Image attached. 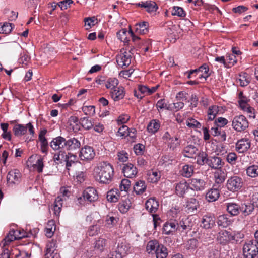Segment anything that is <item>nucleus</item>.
<instances>
[{
    "label": "nucleus",
    "instance_id": "69168bd1",
    "mask_svg": "<svg viewBox=\"0 0 258 258\" xmlns=\"http://www.w3.org/2000/svg\"><path fill=\"white\" fill-rule=\"evenodd\" d=\"M196 70H197V72H204V73L206 75L205 76L204 74L201 75L199 77L200 78H204L205 79H206L210 76V74L208 73V66L205 63L202 65L198 69Z\"/></svg>",
    "mask_w": 258,
    "mask_h": 258
},
{
    "label": "nucleus",
    "instance_id": "0eeeda50",
    "mask_svg": "<svg viewBox=\"0 0 258 258\" xmlns=\"http://www.w3.org/2000/svg\"><path fill=\"white\" fill-rule=\"evenodd\" d=\"M27 129L30 135L33 136L34 134L33 126L30 122L27 123L26 125L21 124H15L13 127V131L15 136H22L25 134Z\"/></svg>",
    "mask_w": 258,
    "mask_h": 258
},
{
    "label": "nucleus",
    "instance_id": "6e6552de",
    "mask_svg": "<svg viewBox=\"0 0 258 258\" xmlns=\"http://www.w3.org/2000/svg\"><path fill=\"white\" fill-rule=\"evenodd\" d=\"M95 153L93 148L89 146H85L80 150L79 157L81 160L89 162L95 157Z\"/></svg>",
    "mask_w": 258,
    "mask_h": 258
},
{
    "label": "nucleus",
    "instance_id": "6e6d98bb",
    "mask_svg": "<svg viewBox=\"0 0 258 258\" xmlns=\"http://www.w3.org/2000/svg\"><path fill=\"white\" fill-rule=\"evenodd\" d=\"M128 35H130L129 31H127L125 29L121 30L117 33L118 38L124 43H126L129 41V39L127 37Z\"/></svg>",
    "mask_w": 258,
    "mask_h": 258
},
{
    "label": "nucleus",
    "instance_id": "5701e85b",
    "mask_svg": "<svg viewBox=\"0 0 258 258\" xmlns=\"http://www.w3.org/2000/svg\"><path fill=\"white\" fill-rule=\"evenodd\" d=\"M110 94L114 101H119L124 97V89L121 86L116 87L115 89L110 91Z\"/></svg>",
    "mask_w": 258,
    "mask_h": 258
},
{
    "label": "nucleus",
    "instance_id": "09e8293b",
    "mask_svg": "<svg viewBox=\"0 0 258 258\" xmlns=\"http://www.w3.org/2000/svg\"><path fill=\"white\" fill-rule=\"evenodd\" d=\"M246 174L248 176L255 178L258 176V166L252 165L248 167L246 169Z\"/></svg>",
    "mask_w": 258,
    "mask_h": 258
},
{
    "label": "nucleus",
    "instance_id": "423d86ee",
    "mask_svg": "<svg viewBox=\"0 0 258 258\" xmlns=\"http://www.w3.org/2000/svg\"><path fill=\"white\" fill-rule=\"evenodd\" d=\"M248 122L244 115L236 116L233 119L232 126L237 132L245 131L248 128Z\"/></svg>",
    "mask_w": 258,
    "mask_h": 258
},
{
    "label": "nucleus",
    "instance_id": "393cba45",
    "mask_svg": "<svg viewBox=\"0 0 258 258\" xmlns=\"http://www.w3.org/2000/svg\"><path fill=\"white\" fill-rule=\"evenodd\" d=\"M160 177V172L157 170H150L148 171L146 174V179L150 183H155L157 182Z\"/></svg>",
    "mask_w": 258,
    "mask_h": 258
},
{
    "label": "nucleus",
    "instance_id": "5fc2aeb1",
    "mask_svg": "<svg viewBox=\"0 0 258 258\" xmlns=\"http://www.w3.org/2000/svg\"><path fill=\"white\" fill-rule=\"evenodd\" d=\"M81 123L82 127L87 130L92 128L94 125V122L91 119H89V117H83L81 118Z\"/></svg>",
    "mask_w": 258,
    "mask_h": 258
},
{
    "label": "nucleus",
    "instance_id": "dca6fc26",
    "mask_svg": "<svg viewBox=\"0 0 258 258\" xmlns=\"http://www.w3.org/2000/svg\"><path fill=\"white\" fill-rule=\"evenodd\" d=\"M131 58L129 53L125 51L117 56L116 62L121 67H127L131 64Z\"/></svg>",
    "mask_w": 258,
    "mask_h": 258
},
{
    "label": "nucleus",
    "instance_id": "7ed1b4c3",
    "mask_svg": "<svg viewBox=\"0 0 258 258\" xmlns=\"http://www.w3.org/2000/svg\"><path fill=\"white\" fill-rule=\"evenodd\" d=\"M26 237H27V233L24 230L13 229L9 232L7 237L2 242V243L4 246L14 240L22 239Z\"/></svg>",
    "mask_w": 258,
    "mask_h": 258
},
{
    "label": "nucleus",
    "instance_id": "13d9d810",
    "mask_svg": "<svg viewBox=\"0 0 258 258\" xmlns=\"http://www.w3.org/2000/svg\"><path fill=\"white\" fill-rule=\"evenodd\" d=\"M131 187V181L127 179H123L121 180L119 184V189L120 191L127 192Z\"/></svg>",
    "mask_w": 258,
    "mask_h": 258
},
{
    "label": "nucleus",
    "instance_id": "58836bf2",
    "mask_svg": "<svg viewBox=\"0 0 258 258\" xmlns=\"http://www.w3.org/2000/svg\"><path fill=\"white\" fill-rule=\"evenodd\" d=\"M56 229L55 222L53 220H49L45 227L46 236L48 237H51Z\"/></svg>",
    "mask_w": 258,
    "mask_h": 258
},
{
    "label": "nucleus",
    "instance_id": "c9c22d12",
    "mask_svg": "<svg viewBox=\"0 0 258 258\" xmlns=\"http://www.w3.org/2000/svg\"><path fill=\"white\" fill-rule=\"evenodd\" d=\"M192 227V223L189 218H186L182 220L178 223V230L183 231V230H190Z\"/></svg>",
    "mask_w": 258,
    "mask_h": 258
},
{
    "label": "nucleus",
    "instance_id": "39448f33",
    "mask_svg": "<svg viewBox=\"0 0 258 258\" xmlns=\"http://www.w3.org/2000/svg\"><path fill=\"white\" fill-rule=\"evenodd\" d=\"M132 251L130 244L125 240H123L118 242L117 248L114 252L115 255L112 254V256H115V257L111 258H122L126 256Z\"/></svg>",
    "mask_w": 258,
    "mask_h": 258
},
{
    "label": "nucleus",
    "instance_id": "72a5a7b5",
    "mask_svg": "<svg viewBox=\"0 0 258 258\" xmlns=\"http://www.w3.org/2000/svg\"><path fill=\"white\" fill-rule=\"evenodd\" d=\"M160 127V122L158 120L153 119L151 120L147 125L148 131L151 134H155Z\"/></svg>",
    "mask_w": 258,
    "mask_h": 258
},
{
    "label": "nucleus",
    "instance_id": "052dcab7",
    "mask_svg": "<svg viewBox=\"0 0 258 258\" xmlns=\"http://www.w3.org/2000/svg\"><path fill=\"white\" fill-rule=\"evenodd\" d=\"M172 15L177 16L180 17H184L186 16V12L182 7L174 6L172 11Z\"/></svg>",
    "mask_w": 258,
    "mask_h": 258
},
{
    "label": "nucleus",
    "instance_id": "e433bc0d",
    "mask_svg": "<svg viewBox=\"0 0 258 258\" xmlns=\"http://www.w3.org/2000/svg\"><path fill=\"white\" fill-rule=\"evenodd\" d=\"M198 149L195 146L192 145H188L184 148V156L188 158H193L198 155Z\"/></svg>",
    "mask_w": 258,
    "mask_h": 258
},
{
    "label": "nucleus",
    "instance_id": "a878e982",
    "mask_svg": "<svg viewBox=\"0 0 258 258\" xmlns=\"http://www.w3.org/2000/svg\"><path fill=\"white\" fill-rule=\"evenodd\" d=\"M188 185L189 184L184 180L177 183L175 186L176 194L180 197H182L187 190Z\"/></svg>",
    "mask_w": 258,
    "mask_h": 258
},
{
    "label": "nucleus",
    "instance_id": "37998d69",
    "mask_svg": "<svg viewBox=\"0 0 258 258\" xmlns=\"http://www.w3.org/2000/svg\"><path fill=\"white\" fill-rule=\"evenodd\" d=\"M118 83V80L116 78H109L106 79L105 86L107 89L112 90L117 87Z\"/></svg>",
    "mask_w": 258,
    "mask_h": 258
},
{
    "label": "nucleus",
    "instance_id": "cd10ccee",
    "mask_svg": "<svg viewBox=\"0 0 258 258\" xmlns=\"http://www.w3.org/2000/svg\"><path fill=\"white\" fill-rule=\"evenodd\" d=\"M220 197V191L217 188H212L209 189L206 195V199L209 202H215L218 200Z\"/></svg>",
    "mask_w": 258,
    "mask_h": 258
},
{
    "label": "nucleus",
    "instance_id": "0e129e2a",
    "mask_svg": "<svg viewBox=\"0 0 258 258\" xmlns=\"http://www.w3.org/2000/svg\"><path fill=\"white\" fill-rule=\"evenodd\" d=\"M249 78L248 77V75L246 73L240 74L237 79V82L239 83L241 86H246L249 83Z\"/></svg>",
    "mask_w": 258,
    "mask_h": 258
},
{
    "label": "nucleus",
    "instance_id": "f8f14e48",
    "mask_svg": "<svg viewBox=\"0 0 258 258\" xmlns=\"http://www.w3.org/2000/svg\"><path fill=\"white\" fill-rule=\"evenodd\" d=\"M189 185L192 189L196 191H202L206 187V182L200 178H191L189 180Z\"/></svg>",
    "mask_w": 258,
    "mask_h": 258
},
{
    "label": "nucleus",
    "instance_id": "b1692460",
    "mask_svg": "<svg viewBox=\"0 0 258 258\" xmlns=\"http://www.w3.org/2000/svg\"><path fill=\"white\" fill-rule=\"evenodd\" d=\"M226 209L227 212L232 216H236L239 214L241 212V206L236 203H227Z\"/></svg>",
    "mask_w": 258,
    "mask_h": 258
},
{
    "label": "nucleus",
    "instance_id": "f03ea898",
    "mask_svg": "<svg viewBox=\"0 0 258 258\" xmlns=\"http://www.w3.org/2000/svg\"><path fill=\"white\" fill-rule=\"evenodd\" d=\"M243 251L246 258H257L258 242L254 240L248 241L243 246Z\"/></svg>",
    "mask_w": 258,
    "mask_h": 258
},
{
    "label": "nucleus",
    "instance_id": "ea45409f",
    "mask_svg": "<svg viewBox=\"0 0 258 258\" xmlns=\"http://www.w3.org/2000/svg\"><path fill=\"white\" fill-rule=\"evenodd\" d=\"M211 133L214 136H221L224 141L226 140V135L225 131L222 130L220 126L216 124L211 128Z\"/></svg>",
    "mask_w": 258,
    "mask_h": 258
},
{
    "label": "nucleus",
    "instance_id": "412c9836",
    "mask_svg": "<svg viewBox=\"0 0 258 258\" xmlns=\"http://www.w3.org/2000/svg\"><path fill=\"white\" fill-rule=\"evenodd\" d=\"M207 164L213 169H219L224 165V162L220 157L212 156L208 158Z\"/></svg>",
    "mask_w": 258,
    "mask_h": 258
},
{
    "label": "nucleus",
    "instance_id": "4be33fe9",
    "mask_svg": "<svg viewBox=\"0 0 258 258\" xmlns=\"http://www.w3.org/2000/svg\"><path fill=\"white\" fill-rule=\"evenodd\" d=\"M250 147V142L248 139L243 138L238 141L236 144V151L239 153H244Z\"/></svg>",
    "mask_w": 258,
    "mask_h": 258
},
{
    "label": "nucleus",
    "instance_id": "3c124183",
    "mask_svg": "<svg viewBox=\"0 0 258 258\" xmlns=\"http://www.w3.org/2000/svg\"><path fill=\"white\" fill-rule=\"evenodd\" d=\"M217 222L218 226L223 227H226L230 224V221L226 215H220L218 218Z\"/></svg>",
    "mask_w": 258,
    "mask_h": 258
},
{
    "label": "nucleus",
    "instance_id": "a19ab883",
    "mask_svg": "<svg viewBox=\"0 0 258 258\" xmlns=\"http://www.w3.org/2000/svg\"><path fill=\"white\" fill-rule=\"evenodd\" d=\"M156 258H166L168 254L167 248L162 244L155 250Z\"/></svg>",
    "mask_w": 258,
    "mask_h": 258
},
{
    "label": "nucleus",
    "instance_id": "ddd939ff",
    "mask_svg": "<svg viewBox=\"0 0 258 258\" xmlns=\"http://www.w3.org/2000/svg\"><path fill=\"white\" fill-rule=\"evenodd\" d=\"M84 199L90 202L97 201L98 196L97 190L93 187H88L83 193Z\"/></svg>",
    "mask_w": 258,
    "mask_h": 258
},
{
    "label": "nucleus",
    "instance_id": "c756f323",
    "mask_svg": "<svg viewBox=\"0 0 258 258\" xmlns=\"http://www.w3.org/2000/svg\"><path fill=\"white\" fill-rule=\"evenodd\" d=\"M146 188L147 185L145 182L141 180L136 181L133 187L134 191L138 195L143 194Z\"/></svg>",
    "mask_w": 258,
    "mask_h": 258
},
{
    "label": "nucleus",
    "instance_id": "e2e57ef3",
    "mask_svg": "<svg viewBox=\"0 0 258 258\" xmlns=\"http://www.w3.org/2000/svg\"><path fill=\"white\" fill-rule=\"evenodd\" d=\"M82 111L85 114L88 116H94L95 114V106H83L82 108Z\"/></svg>",
    "mask_w": 258,
    "mask_h": 258
},
{
    "label": "nucleus",
    "instance_id": "a211bd4d",
    "mask_svg": "<svg viewBox=\"0 0 258 258\" xmlns=\"http://www.w3.org/2000/svg\"><path fill=\"white\" fill-rule=\"evenodd\" d=\"M159 206V202L155 198L149 199L145 203L146 209L152 214L157 211Z\"/></svg>",
    "mask_w": 258,
    "mask_h": 258
},
{
    "label": "nucleus",
    "instance_id": "8fccbe9b",
    "mask_svg": "<svg viewBox=\"0 0 258 258\" xmlns=\"http://www.w3.org/2000/svg\"><path fill=\"white\" fill-rule=\"evenodd\" d=\"M14 25L12 23L5 22L3 24H0V33L9 34Z\"/></svg>",
    "mask_w": 258,
    "mask_h": 258
},
{
    "label": "nucleus",
    "instance_id": "f3484780",
    "mask_svg": "<svg viewBox=\"0 0 258 258\" xmlns=\"http://www.w3.org/2000/svg\"><path fill=\"white\" fill-rule=\"evenodd\" d=\"M136 5L141 8H145L148 13L155 12L158 9V7L156 3L152 1L141 2L136 4Z\"/></svg>",
    "mask_w": 258,
    "mask_h": 258
},
{
    "label": "nucleus",
    "instance_id": "f704fd0d",
    "mask_svg": "<svg viewBox=\"0 0 258 258\" xmlns=\"http://www.w3.org/2000/svg\"><path fill=\"white\" fill-rule=\"evenodd\" d=\"M149 24L147 22H142L135 25V32L137 34H145L148 32Z\"/></svg>",
    "mask_w": 258,
    "mask_h": 258
},
{
    "label": "nucleus",
    "instance_id": "aec40b11",
    "mask_svg": "<svg viewBox=\"0 0 258 258\" xmlns=\"http://www.w3.org/2000/svg\"><path fill=\"white\" fill-rule=\"evenodd\" d=\"M33 159H36V162L32 166L38 173H41L43 171L44 164L43 158L39 155H32L29 158V161L31 162Z\"/></svg>",
    "mask_w": 258,
    "mask_h": 258
},
{
    "label": "nucleus",
    "instance_id": "1a4fd4ad",
    "mask_svg": "<svg viewBox=\"0 0 258 258\" xmlns=\"http://www.w3.org/2000/svg\"><path fill=\"white\" fill-rule=\"evenodd\" d=\"M216 239L220 244L226 245L229 242L234 240L235 236L231 232L222 230L217 234Z\"/></svg>",
    "mask_w": 258,
    "mask_h": 258
},
{
    "label": "nucleus",
    "instance_id": "2f4dec72",
    "mask_svg": "<svg viewBox=\"0 0 258 258\" xmlns=\"http://www.w3.org/2000/svg\"><path fill=\"white\" fill-rule=\"evenodd\" d=\"M220 111V107L217 105L210 106L207 110L208 120H213Z\"/></svg>",
    "mask_w": 258,
    "mask_h": 258
},
{
    "label": "nucleus",
    "instance_id": "2eb2a0df",
    "mask_svg": "<svg viewBox=\"0 0 258 258\" xmlns=\"http://www.w3.org/2000/svg\"><path fill=\"white\" fill-rule=\"evenodd\" d=\"M122 171L124 176L127 178L134 177L138 173L137 168L131 163L123 164Z\"/></svg>",
    "mask_w": 258,
    "mask_h": 258
},
{
    "label": "nucleus",
    "instance_id": "603ef678",
    "mask_svg": "<svg viewBox=\"0 0 258 258\" xmlns=\"http://www.w3.org/2000/svg\"><path fill=\"white\" fill-rule=\"evenodd\" d=\"M62 206V200L60 197H57L54 202L53 206L54 214L58 216L59 215Z\"/></svg>",
    "mask_w": 258,
    "mask_h": 258
},
{
    "label": "nucleus",
    "instance_id": "f257e3e1",
    "mask_svg": "<svg viewBox=\"0 0 258 258\" xmlns=\"http://www.w3.org/2000/svg\"><path fill=\"white\" fill-rule=\"evenodd\" d=\"M114 168L109 163H99L94 169V176L100 183L108 184L112 181L114 176Z\"/></svg>",
    "mask_w": 258,
    "mask_h": 258
},
{
    "label": "nucleus",
    "instance_id": "4d7b16f0",
    "mask_svg": "<svg viewBox=\"0 0 258 258\" xmlns=\"http://www.w3.org/2000/svg\"><path fill=\"white\" fill-rule=\"evenodd\" d=\"M131 207V202L129 200H125L118 205V209L122 213H125Z\"/></svg>",
    "mask_w": 258,
    "mask_h": 258
},
{
    "label": "nucleus",
    "instance_id": "20e7f679",
    "mask_svg": "<svg viewBox=\"0 0 258 258\" xmlns=\"http://www.w3.org/2000/svg\"><path fill=\"white\" fill-rule=\"evenodd\" d=\"M243 184V180L240 177L233 176L227 180L226 187L230 191L235 192L242 188Z\"/></svg>",
    "mask_w": 258,
    "mask_h": 258
},
{
    "label": "nucleus",
    "instance_id": "49530a36",
    "mask_svg": "<svg viewBox=\"0 0 258 258\" xmlns=\"http://www.w3.org/2000/svg\"><path fill=\"white\" fill-rule=\"evenodd\" d=\"M160 244L157 240H150L147 244L146 250L149 253H151L152 251L155 252V250H156V249H157Z\"/></svg>",
    "mask_w": 258,
    "mask_h": 258
},
{
    "label": "nucleus",
    "instance_id": "6ab92c4d",
    "mask_svg": "<svg viewBox=\"0 0 258 258\" xmlns=\"http://www.w3.org/2000/svg\"><path fill=\"white\" fill-rule=\"evenodd\" d=\"M57 248V242L56 239H51L49 240L46 245L45 258H49L52 254H54V252Z\"/></svg>",
    "mask_w": 258,
    "mask_h": 258
},
{
    "label": "nucleus",
    "instance_id": "bb28decb",
    "mask_svg": "<svg viewBox=\"0 0 258 258\" xmlns=\"http://www.w3.org/2000/svg\"><path fill=\"white\" fill-rule=\"evenodd\" d=\"M202 223L204 228H211L215 224V218L211 214L205 215L202 218Z\"/></svg>",
    "mask_w": 258,
    "mask_h": 258
},
{
    "label": "nucleus",
    "instance_id": "bf43d9fd",
    "mask_svg": "<svg viewBox=\"0 0 258 258\" xmlns=\"http://www.w3.org/2000/svg\"><path fill=\"white\" fill-rule=\"evenodd\" d=\"M165 144L167 145L168 147L172 150H174L180 145V143L178 141V138L176 136L171 138V139Z\"/></svg>",
    "mask_w": 258,
    "mask_h": 258
},
{
    "label": "nucleus",
    "instance_id": "de8ad7c7",
    "mask_svg": "<svg viewBox=\"0 0 258 258\" xmlns=\"http://www.w3.org/2000/svg\"><path fill=\"white\" fill-rule=\"evenodd\" d=\"M67 154L63 150H60L58 153H55L54 155V161L58 164L65 162Z\"/></svg>",
    "mask_w": 258,
    "mask_h": 258
},
{
    "label": "nucleus",
    "instance_id": "473e14b6",
    "mask_svg": "<svg viewBox=\"0 0 258 258\" xmlns=\"http://www.w3.org/2000/svg\"><path fill=\"white\" fill-rule=\"evenodd\" d=\"M102 220H98L97 223L94 225L91 226L88 231L89 236H93L100 233L101 232V225L103 224Z\"/></svg>",
    "mask_w": 258,
    "mask_h": 258
},
{
    "label": "nucleus",
    "instance_id": "c03bdc74",
    "mask_svg": "<svg viewBox=\"0 0 258 258\" xmlns=\"http://www.w3.org/2000/svg\"><path fill=\"white\" fill-rule=\"evenodd\" d=\"M180 172L183 177L189 178L193 174L194 167L192 165H185L183 166Z\"/></svg>",
    "mask_w": 258,
    "mask_h": 258
},
{
    "label": "nucleus",
    "instance_id": "79ce46f5",
    "mask_svg": "<svg viewBox=\"0 0 258 258\" xmlns=\"http://www.w3.org/2000/svg\"><path fill=\"white\" fill-rule=\"evenodd\" d=\"M241 212L245 216H248L252 213L254 209V205L253 204H243L241 205Z\"/></svg>",
    "mask_w": 258,
    "mask_h": 258
},
{
    "label": "nucleus",
    "instance_id": "a18cd8bd",
    "mask_svg": "<svg viewBox=\"0 0 258 258\" xmlns=\"http://www.w3.org/2000/svg\"><path fill=\"white\" fill-rule=\"evenodd\" d=\"M65 159L64 162L66 163V168L69 170L72 164L75 163L77 161V157L75 154L69 153L67 154L66 158Z\"/></svg>",
    "mask_w": 258,
    "mask_h": 258
},
{
    "label": "nucleus",
    "instance_id": "680f3d73",
    "mask_svg": "<svg viewBox=\"0 0 258 258\" xmlns=\"http://www.w3.org/2000/svg\"><path fill=\"white\" fill-rule=\"evenodd\" d=\"M214 177L216 182L218 184L223 183L225 180V174L221 170H217L215 172Z\"/></svg>",
    "mask_w": 258,
    "mask_h": 258
},
{
    "label": "nucleus",
    "instance_id": "338daca9",
    "mask_svg": "<svg viewBox=\"0 0 258 258\" xmlns=\"http://www.w3.org/2000/svg\"><path fill=\"white\" fill-rule=\"evenodd\" d=\"M226 63L228 68L233 66L236 63L237 59L236 56L234 54H227L226 55Z\"/></svg>",
    "mask_w": 258,
    "mask_h": 258
},
{
    "label": "nucleus",
    "instance_id": "9b49d317",
    "mask_svg": "<svg viewBox=\"0 0 258 258\" xmlns=\"http://www.w3.org/2000/svg\"><path fill=\"white\" fill-rule=\"evenodd\" d=\"M50 146L54 150H63L66 148V139L61 136L54 138L50 142Z\"/></svg>",
    "mask_w": 258,
    "mask_h": 258
},
{
    "label": "nucleus",
    "instance_id": "c85d7f7f",
    "mask_svg": "<svg viewBox=\"0 0 258 258\" xmlns=\"http://www.w3.org/2000/svg\"><path fill=\"white\" fill-rule=\"evenodd\" d=\"M199 207V204L198 200L195 198H190L188 200L186 203V211L188 213H194Z\"/></svg>",
    "mask_w": 258,
    "mask_h": 258
},
{
    "label": "nucleus",
    "instance_id": "4468645a",
    "mask_svg": "<svg viewBox=\"0 0 258 258\" xmlns=\"http://www.w3.org/2000/svg\"><path fill=\"white\" fill-rule=\"evenodd\" d=\"M178 229V223L176 221H170L166 222L163 227V232L166 235L173 234Z\"/></svg>",
    "mask_w": 258,
    "mask_h": 258
},
{
    "label": "nucleus",
    "instance_id": "9d476101",
    "mask_svg": "<svg viewBox=\"0 0 258 258\" xmlns=\"http://www.w3.org/2000/svg\"><path fill=\"white\" fill-rule=\"evenodd\" d=\"M21 174L16 169L9 171L7 176V182L9 185L18 184L20 182Z\"/></svg>",
    "mask_w": 258,
    "mask_h": 258
},
{
    "label": "nucleus",
    "instance_id": "7c9ffc66",
    "mask_svg": "<svg viewBox=\"0 0 258 258\" xmlns=\"http://www.w3.org/2000/svg\"><path fill=\"white\" fill-rule=\"evenodd\" d=\"M81 147L80 142L75 138L66 140V149L69 150H75Z\"/></svg>",
    "mask_w": 258,
    "mask_h": 258
},
{
    "label": "nucleus",
    "instance_id": "774afa93",
    "mask_svg": "<svg viewBox=\"0 0 258 258\" xmlns=\"http://www.w3.org/2000/svg\"><path fill=\"white\" fill-rule=\"evenodd\" d=\"M186 125L187 126L190 128H200L201 127V123L192 118H188L187 120Z\"/></svg>",
    "mask_w": 258,
    "mask_h": 258
},
{
    "label": "nucleus",
    "instance_id": "4c0bfd02",
    "mask_svg": "<svg viewBox=\"0 0 258 258\" xmlns=\"http://www.w3.org/2000/svg\"><path fill=\"white\" fill-rule=\"evenodd\" d=\"M120 197V192L117 189H113L107 192V199L110 202H116Z\"/></svg>",
    "mask_w": 258,
    "mask_h": 258
},
{
    "label": "nucleus",
    "instance_id": "864d4df0",
    "mask_svg": "<svg viewBox=\"0 0 258 258\" xmlns=\"http://www.w3.org/2000/svg\"><path fill=\"white\" fill-rule=\"evenodd\" d=\"M107 244V240L105 239L99 238L95 243L94 247L96 249L101 252Z\"/></svg>",
    "mask_w": 258,
    "mask_h": 258
}]
</instances>
